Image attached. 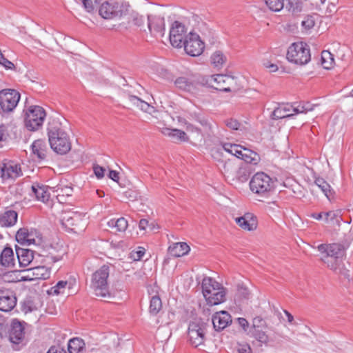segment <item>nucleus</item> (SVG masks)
<instances>
[{
	"label": "nucleus",
	"instance_id": "f257e3e1",
	"mask_svg": "<svg viewBox=\"0 0 353 353\" xmlns=\"http://www.w3.org/2000/svg\"><path fill=\"white\" fill-rule=\"evenodd\" d=\"M202 292L208 305H219L225 300V288L212 278L203 279Z\"/></svg>",
	"mask_w": 353,
	"mask_h": 353
},
{
	"label": "nucleus",
	"instance_id": "f03ea898",
	"mask_svg": "<svg viewBox=\"0 0 353 353\" xmlns=\"http://www.w3.org/2000/svg\"><path fill=\"white\" fill-rule=\"evenodd\" d=\"M4 276H9L11 281L45 280L50 277V270L47 266H34L27 270L10 271Z\"/></svg>",
	"mask_w": 353,
	"mask_h": 353
},
{
	"label": "nucleus",
	"instance_id": "7ed1b4c3",
	"mask_svg": "<svg viewBox=\"0 0 353 353\" xmlns=\"http://www.w3.org/2000/svg\"><path fill=\"white\" fill-rule=\"evenodd\" d=\"M109 273V266H101L92 274L91 288L96 296L102 299H110L111 297L108 284Z\"/></svg>",
	"mask_w": 353,
	"mask_h": 353
},
{
	"label": "nucleus",
	"instance_id": "20e7f679",
	"mask_svg": "<svg viewBox=\"0 0 353 353\" xmlns=\"http://www.w3.org/2000/svg\"><path fill=\"white\" fill-rule=\"evenodd\" d=\"M275 181L265 172H257L250 181V190L262 197H268L275 188Z\"/></svg>",
	"mask_w": 353,
	"mask_h": 353
},
{
	"label": "nucleus",
	"instance_id": "39448f33",
	"mask_svg": "<svg viewBox=\"0 0 353 353\" xmlns=\"http://www.w3.org/2000/svg\"><path fill=\"white\" fill-rule=\"evenodd\" d=\"M48 131L49 143L54 152L64 154L70 150L71 143L63 130L54 126L48 128Z\"/></svg>",
	"mask_w": 353,
	"mask_h": 353
},
{
	"label": "nucleus",
	"instance_id": "423d86ee",
	"mask_svg": "<svg viewBox=\"0 0 353 353\" xmlns=\"http://www.w3.org/2000/svg\"><path fill=\"white\" fill-rule=\"evenodd\" d=\"M287 59L289 61L300 65L307 63L311 59L307 44L303 42L292 43L288 50Z\"/></svg>",
	"mask_w": 353,
	"mask_h": 353
},
{
	"label": "nucleus",
	"instance_id": "0eeeda50",
	"mask_svg": "<svg viewBox=\"0 0 353 353\" xmlns=\"http://www.w3.org/2000/svg\"><path fill=\"white\" fill-rule=\"evenodd\" d=\"M46 117V111L42 107L31 105L26 111L25 125L30 131L37 130L42 126Z\"/></svg>",
	"mask_w": 353,
	"mask_h": 353
},
{
	"label": "nucleus",
	"instance_id": "6e6552de",
	"mask_svg": "<svg viewBox=\"0 0 353 353\" xmlns=\"http://www.w3.org/2000/svg\"><path fill=\"white\" fill-rule=\"evenodd\" d=\"M61 221L63 227L74 233L83 232L86 226V221L83 216L74 211L63 212Z\"/></svg>",
	"mask_w": 353,
	"mask_h": 353
},
{
	"label": "nucleus",
	"instance_id": "1a4fd4ad",
	"mask_svg": "<svg viewBox=\"0 0 353 353\" xmlns=\"http://www.w3.org/2000/svg\"><path fill=\"white\" fill-rule=\"evenodd\" d=\"M206 326L200 321L190 322L188 326V335L190 343L197 347L204 345L205 341Z\"/></svg>",
	"mask_w": 353,
	"mask_h": 353
},
{
	"label": "nucleus",
	"instance_id": "9d476101",
	"mask_svg": "<svg viewBox=\"0 0 353 353\" xmlns=\"http://www.w3.org/2000/svg\"><path fill=\"white\" fill-rule=\"evenodd\" d=\"M20 100V94L13 89H4L0 91V108L3 112H12Z\"/></svg>",
	"mask_w": 353,
	"mask_h": 353
},
{
	"label": "nucleus",
	"instance_id": "9b49d317",
	"mask_svg": "<svg viewBox=\"0 0 353 353\" xmlns=\"http://www.w3.org/2000/svg\"><path fill=\"white\" fill-rule=\"evenodd\" d=\"M16 240L23 245H40L42 243L41 233L36 229L20 228L16 234Z\"/></svg>",
	"mask_w": 353,
	"mask_h": 353
},
{
	"label": "nucleus",
	"instance_id": "f8f14e48",
	"mask_svg": "<svg viewBox=\"0 0 353 353\" xmlns=\"http://www.w3.org/2000/svg\"><path fill=\"white\" fill-rule=\"evenodd\" d=\"M183 46L185 52L192 57L199 56L205 48L199 35L192 32H190L186 36Z\"/></svg>",
	"mask_w": 353,
	"mask_h": 353
},
{
	"label": "nucleus",
	"instance_id": "ddd939ff",
	"mask_svg": "<svg viewBox=\"0 0 353 353\" xmlns=\"http://www.w3.org/2000/svg\"><path fill=\"white\" fill-rule=\"evenodd\" d=\"M25 338L24 325L19 321L14 319L12 321L8 334V339L13 345L14 350H19Z\"/></svg>",
	"mask_w": 353,
	"mask_h": 353
},
{
	"label": "nucleus",
	"instance_id": "4468645a",
	"mask_svg": "<svg viewBox=\"0 0 353 353\" xmlns=\"http://www.w3.org/2000/svg\"><path fill=\"white\" fill-rule=\"evenodd\" d=\"M187 29L183 24L176 21L170 30V41L174 48H181L185 40Z\"/></svg>",
	"mask_w": 353,
	"mask_h": 353
},
{
	"label": "nucleus",
	"instance_id": "2eb2a0df",
	"mask_svg": "<svg viewBox=\"0 0 353 353\" xmlns=\"http://www.w3.org/2000/svg\"><path fill=\"white\" fill-rule=\"evenodd\" d=\"M318 250L321 254V259L325 261L327 258L340 259L344 256L345 250L343 245L337 243L321 244L318 246Z\"/></svg>",
	"mask_w": 353,
	"mask_h": 353
},
{
	"label": "nucleus",
	"instance_id": "dca6fc26",
	"mask_svg": "<svg viewBox=\"0 0 353 353\" xmlns=\"http://www.w3.org/2000/svg\"><path fill=\"white\" fill-rule=\"evenodd\" d=\"M122 6L117 2L105 1L101 6L99 13L105 19H112L123 15Z\"/></svg>",
	"mask_w": 353,
	"mask_h": 353
},
{
	"label": "nucleus",
	"instance_id": "f3484780",
	"mask_svg": "<svg viewBox=\"0 0 353 353\" xmlns=\"http://www.w3.org/2000/svg\"><path fill=\"white\" fill-rule=\"evenodd\" d=\"M148 28L154 37H163L165 32L164 17L160 14L148 15Z\"/></svg>",
	"mask_w": 353,
	"mask_h": 353
},
{
	"label": "nucleus",
	"instance_id": "a211bd4d",
	"mask_svg": "<svg viewBox=\"0 0 353 353\" xmlns=\"http://www.w3.org/2000/svg\"><path fill=\"white\" fill-rule=\"evenodd\" d=\"M174 85L181 90L196 94L202 84L193 78L181 77L174 81Z\"/></svg>",
	"mask_w": 353,
	"mask_h": 353
},
{
	"label": "nucleus",
	"instance_id": "6ab92c4d",
	"mask_svg": "<svg viewBox=\"0 0 353 353\" xmlns=\"http://www.w3.org/2000/svg\"><path fill=\"white\" fill-rule=\"evenodd\" d=\"M17 304L15 294L8 289H0V310L11 311Z\"/></svg>",
	"mask_w": 353,
	"mask_h": 353
},
{
	"label": "nucleus",
	"instance_id": "aec40b11",
	"mask_svg": "<svg viewBox=\"0 0 353 353\" xmlns=\"http://www.w3.org/2000/svg\"><path fill=\"white\" fill-rule=\"evenodd\" d=\"M22 174L21 167L13 162L3 163L0 168V177L4 181L15 179Z\"/></svg>",
	"mask_w": 353,
	"mask_h": 353
},
{
	"label": "nucleus",
	"instance_id": "412c9836",
	"mask_svg": "<svg viewBox=\"0 0 353 353\" xmlns=\"http://www.w3.org/2000/svg\"><path fill=\"white\" fill-rule=\"evenodd\" d=\"M233 81V79L229 76L223 74H216L210 77V83L212 88L216 90L230 92L229 85Z\"/></svg>",
	"mask_w": 353,
	"mask_h": 353
},
{
	"label": "nucleus",
	"instance_id": "4be33fe9",
	"mask_svg": "<svg viewBox=\"0 0 353 353\" xmlns=\"http://www.w3.org/2000/svg\"><path fill=\"white\" fill-rule=\"evenodd\" d=\"M236 223L244 230L254 231L257 228L258 221L252 213H245L243 216L235 219Z\"/></svg>",
	"mask_w": 353,
	"mask_h": 353
},
{
	"label": "nucleus",
	"instance_id": "5701e85b",
	"mask_svg": "<svg viewBox=\"0 0 353 353\" xmlns=\"http://www.w3.org/2000/svg\"><path fill=\"white\" fill-rule=\"evenodd\" d=\"M212 323L216 331H221L232 323V317L226 311L216 312L212 316Z\"/></svg>",
	"mask_w": 353,
	"mask_h": 353
},
{
	"label": "nucleus",
	"instance_id": "b1692460",
	"mask_svg": "<svg viewBox=\"0 0 353 353\" xmlns=\"http://www.w3.org/2000/svg\"><path fill=\"white\" fill-rule=\"evenodd\" d=\"M190 250V246L185 242L173 243L168 248V253L174 257L183 256L187 254Z\"/></svg>",
	"mask_w": 353,
	"mask_h": 353
},
{
	"label": "nucleus",
	"instance_id": "393cba45",
	"mask_svg": "<svg viewBox=\"0 0 353 353\" xmlns=\"http://www.w3.org/2000/svg\"><path fill=\"white\" fill-rule=\"evenodd\" d=\"M16 252L19 265H30L35 259L34 252L30 249L17 248Z\"/></svg>",
	"mask_w": 353,
	"mask_h": 353
},
{
	"label": "nucleus",
	"instance_id": "a878e982",
	"mask_svg": "<svg viewBox=\"0 0 353 353\" xmlns=\"http://www.w3.org/2000/svg\"><path fill=\"white\" fill-rule=\"evenodd\" d=\"M128 99L134 105L139 108L142 111L150 114L155 112V108L154 106L151 105L148 102L143 101L140 98L134 95H129Z\"/></svg>",
	"mask_w": 353,
	"mask_h": 353
},
{
	"label": "nucleus",
	"instance_id": "bb28decb",
	"mask_svg": "<svg viewBox=\"0 0 353 353\" xmlns=\"http://www.w3.org/2000/svg\"><path fill=\"white\" fill-rule=\"evenodd\" d=\"M32 154L39 160H43L46 158L47 146L44 141L38 139L33 142L32 144Z\"/></svg>",
	"mask_w": 353,
	"mask_h": 353
},
{
	"label": "nucleus",
	"instance_id": "cd10ccee",
	"mask_svg": "<svg viewBox=\"0 0 353 353\" xmlns=\"http://www.w3.org/2000/svg\"><path fill=\"white\" fill-rule=\"evenodd\" d=\"M17 221V213L14 210H8L0 214V225L9 227L15 224Z\"/></svg>",
	"mask_w": 353,
	"mask_h": 353
},
{
	"label": "nucleus",
	"instance_id": "c85d7f7f",
	"mask_svg": "<svg viewBox=\"0 0 353 353\" xmlns=\"http://www.w3.org/2000/svg\"><path fill=\"white\" fill-rule=\"evenodd\" d=\"M251 174V168L249 165L245 164L239 167L236 171L234 181L239 183H245Z\"/></svg>",
	"mask_w": 353,
	"mask_h": 353
},
{
	"label": "nucleus",
	"instance_id": "c756f323",
	"mask_svg": "<svg viewBox=\"0 0 353 353\" xmlns=\"http://www.w3.org/2000/svg\"><path fill=\"white\" fill-rule=\"evenodd\" d=\"M57 193V199L59 203H66L68 198L72 196L73 189L68 185H59L55 190Z\"/></svg>",
	"mask_w": 353,
	"mask_h": 353
},
{
	"label": "nucleus",
	"instance_id": "7c9ffc66",
	"mask_svg": "<svg viewBox=\"0 0 353 353\" xmlns=\"http://www.w3.org/2000/svg\"><path fill=\"white\" fill-rule=\"evenodd\" d=\"M85 349L84 341L79 338H74L69 341L68 350L69 353H83Z\"/></svg>",
	"mask_w": 353,
	"mask_h": 353
},
{
	"label": "nucleus",
	"instance_id": "2f4dec72",
	"mask_svg": "<svg viewBox=\"0 0 353 353\" xmlns=\"http://www.w3.org/2000/svg\"><path fill=\"white\" fill-rule=\"evenodd\" d=\"M0 265H14V255L11 248L6 247L1 252Z\"/></svg>",
	"mask_w": 353,
	"mask_h": 353
},
{
	"label": "nucleus",
	"instance_id": "473e14b6",
	"mask_svg": "<svg viewBox=\"0 0 353 353\" xmlns=\"http://www.w3.org/2000/svg\"><path fill=\"white\" fill-rule=\"evenodd\" d=\"M32 190L37 200L44 203L49 200L50 193L46 187L40 186L39 185H32Z\"/></svg>",
	"mask_w": 353,
	"mask_h": 353
},
{
	"label": "nucleus",
	"instance_id": "72a5a7b5",
	"mask_svg": "<svg viewBox=\"0 0 353 353\" xmlns=\"http://www.w3.org/2000/svg\"><path fill=\"white\" fill-rule=\"evenodd\" d=\"M163 133L170 137L172 138L174 141H188V137L184 131L179 129H169L167 128Z\"/></svg>",
	"mask_w": 353,
	"mask_h": 353
},
{
	"label": "nucleus",
	"instance_id": "f704fd0d",
	"mask_svg": "<svg viewBox=\"0 0 353 353\" xmlns=\"http://www.w3.org/2000/svg\"><path fill=\"white\" fill-rule=\"evenodd\" d=\"M210 60L214 68H221L226 61V57L221 51L218 50L212 54Z\"/></svg>",
	"mask_w": 353,
	"mask_h": 353
},
{
	"label": "nucleus",
	"instance_id": "c9c22d12",
	"mask_svg": "<svg viewBox=\"0 0 353 353\" xmlns=\"http://www.w3.org/2000/svg\"><path fill=\"white\" fill-rule=\"evenodd\" d=\"M314 183L321 190L325 196L330 200L333 192L329 183L323 178H316Z\"/></svg>",
	"mask_w": 353,
	"mask_h": 353
},
{
	"label": "nucleus",
	"instance_id": "e433bc0d",
	"mask_svg": "<svg viewBox=\"0 0 353 353\" xmlns=\"http://www.w3.org/2000/svg\"><path fill=\"white\" fill-rule=\"evenodd\" d=\"M260 159L259 155L250 149L244 151V155L243 157H242V160H243L247 165L249 163L252 165H257L260 161Z\"/></svg>",
	"mask_w": 353,
	"mask_h": 353
},
{
	"label": "nucleus",
	"instance_id": "4c0bfd02",
	"mask_svg": "<svg viewBox=\"0 0 353 353\" xmlns=\"http://www.w3.org/2000/svg\"><path fill=\"white\" fill-rule=\"evenodd\" d=\"M108 225L110 228H115L118 232H124L128 228V221L123 218H119L117 220L111 219L108 222Z\"/></svg>",
	"mask_w": 353,
	"mask_h": 353
},
{
	"label": "nucleus",
	"instance_id": "58836bf2",
	"mask_svg": "<svg viewBox=\"0 0 353 353\" xmlns=\"http://www.w3.org/2000/svg\"><path fill=\"white\" fill-rule=\"evenodd\" d=\"M286 8L293 15H297L303 9V3L300 0H286Z\"/></svg>",
	"mask_w": 353,
	"mask_h": 353
},
{
	"label": "nucleus",
	"instance_id": "ea45409f",
	"mask_svg": "<svg viewBox=\"0 0 353 353\" xmlns=\"http://www.w3.org/2000/svg\"><path fill=\"white\" fill-rule=\"evenodd\" d=\"M321 64L325 69H331L334 64V55L329 51L323 50L321 52Z\"/></svg>",
	"mask_w": 353,
	"mask_h": 353
},
{
	"label": "nucleus",
	"instance_id": "a19ab883",
	"mask_svg": "<svg viewBox=\"0 0 353 353\" xmlns=\"http://www.w3.org/2000/svg\"><path fill=\"white\" fill-rule=\"evenodd\" d=\"M290 108L287 107H279L276 108L272 114V117L274 119H279L286 117H290L293 115V114H290Z\"/></svg>",
	"mask_w": 353,
	"mask_h": 353
},
{
	"label": "nucleus",
	"instance_id": "79ce46f5",
	"mask_svg": "<svg viewBox=\"0 0 353 353\" xmlns=\"http://www.w3.org/2000/svg\"><path fill=\"white\" fill-rule=\"evenodd\" d=\"M249 333L252 337L261 343H266L268 341V336L264 331V328H250Z\"/></svg>",
	"mask_w": 353,
	"mask_h": 353
},
{
	"label": "nucleus",
	"instance_id": "37998d69",
	"mask_svg": "<svg viewBox=\"0 0 353 353\" xmlns=\"http://www.w3.org/2000/svg\"><path fill=\"white\" fill-rule=\"evenodd\" d=\"M224 123L231 130H239L242 132L246 131L245 127L236 119H228L224 121Z\"/></svg>",
	"mask_w": 353,
	"mask_h": 353
},
{
	"label": "nucleus",
	"instance_id": "c03bdc74",
	"mask_svg": "<svg viewBox=\"0 0 353 353\" xmlns=\"http://www.w3.org/2000/svg\"><path fill=\"white\" fill-rule=\"evenodd\" d=\"M162 303L161 300L158 296H154L150 300V312L154 315H156L161 309Z\"/></svg>",
	"mask_w": 353,
	"mask_h": 353
},
{
	"label": "nucleus",
	"instance_id": "a18cd8bd",
	"mask_svg": "<svg viewBox=\"0 0 353 353\" xmlns=\"http://www.w3.org/2000/svg\"><path fill=\"white\" fill-rule=\"evenodd\" d=\"M331 270L338 274L340 279L350 281L351 274L350 270H347L345 266H331Z\"/></svg>",
	"mask_w": 353,
	"mask_h": 353
},
{
	"label": "nucleus",
	"instance_id": "49530a36",
	"mask_svg": "<svg viewBox=\"0 0 353 353\" xmlns=\"http://www.w3.org/2000/svg\"><path fill=\"white\" fill-rule=\"evenodd\" d=\"M67 285V281H60L57 283L56 285L48 290V293L50 295H59L60 294H63Z\"/></svg>",
	"mask_w": 353,
	"mask_h": 353
},
{
	"label": "nucleus",
	"instance_id": "de8ad7c7",
	"mask_svg": "<svg viewBox=\"0 0 353 353\" xmlns=\"http://www.w3.org/2000/svg\"><path fill=\"white\" fill-rule=\"evenodd\" d=\"M196 121L199 123L203 127L204 133L208 136H210L211 133H212V125L210 122V121L206 119L205 117H197Z\"/></svg>",
	"mask_w": 353,
	"mask_h": 353
},
{
	"label": "nucleus",
	"instance_id": "09e8293b",
	"mask_svg": "<svg viewBox=\"0 0 353 353\" xmlns=\"http://www.w3.org/2000/svg\"><path fill=\"white\" fill-rule=\"evenodd\" d=\"M270 10L279 12L284 7L285 0H264Z\"/></svg>",
	"mask_w": 353,
	"mask_h": 353
},
{
	"label": "nucleus",
	"instance_id": "8fccbe9b",
	"mask_svg": "<svg viewBox=\"0 0 353 353\" xmlns=\"http://www.w3.org/2000/svg\"><path fill=\"white\" fill-rule=\"evenodd\" d=\"M145 255V249L143 247H138L137 250H133L130 254V259L133 261H139Z\"/></svg>",
	"mask_w": 353,
	"mask_h": 353
},
{
	"label": "nucleus",
	"instance_id": "3c124183",
	"mask_svg": "<svg viewBox=\"0 0 353 353\" xmlns=\"http://www.w3.org/2000/svg\"><path fill=\"white\" fill-rule=\"evenodd\" d=\"M85 10L89 12L92 13L96 6L99 3L101 0H81Z\"/></svg>",
	"mask_w": 353,
	"mask_h": 353
},
{
	"label": "nucleus",
	"instance_id": "603ef678",
	"mask_svg": "<svg viewBox=\"0 0 353 353\" xmlns=\"http://www.w3.org/2000/svg\"><path fill=\"white\" fill-rule=\"evenodd\" d=\"M222 146L225 151L233 156H235L236 153H238L239 148L241 149V145L230 143H224Z\"/></svg>",
	"mask_w": 353,
	"mask_h": 353
},
{
	"label": "nucleus",
	"instance_id": "864d4df0",
	"mask_svg": "<svg viewBox=\"0 0 353 353\" xmlns=\"http://www.w3.org/2000/svg\"><path fill=\"white\" fill-rule=\"evenodd\" d=\"M315 25V19L313 15H307L301 21V26L305 30H310Z\"/></svg>",
	"mask_w": 353,
	"mask_h": 353
},
{
	"label": "nucleus",
	"instance_id": "5fc2aeb1",
	"mask_svg": "<svg viewBox=\"0 0 353 353\" xmlns=\"http://www.w3.org/2000/svg\"><path fill=\"white\" fill-rule=\"evenodd\" d=\"M132 22L138 27H144L145 18L139 13L133 12L131 14Z\"/></svg>",
	"mask_w": 353,
	"mask_h": 353
},
{
	"label": "nucleus",
	"instance_id": "6e6d98bb",
	"mask_svg": "<svg viewBox=\"0 0 353 353\" xmlns=\"http://www.w3.org/2000/svg\"><path fill=\"white\" fill-rule=\"evenodd\" d=\"M262 64L263 67L268 69L270 72H276L279 69L276 64L272 63V61L268 59H263Z\"/></svg>",
	"mask_w": 353,
	"mask_h": 353
},
{
	"label": "nucleus",
	"instance_id": "4d7b16f0",
	"mask_svg": "<svg viewBox=\"0 0 353 353\" xmlns=\"http://www.w3.org/2000/svg\"><path fill=\"white\" fill-rule=\"evenodd\" d=\"M9 136L8 127L0 123V141H5Z\"/></svg>",
	"mask_w": 353,
	"mask_h": 353
},
{
	"label": "nucleus",
	"instance_id": "13d9d810",
	"mask_svg": "<svg viewBox=\"0 0 353 353\" xmlns=\"http://www.w3.org/2000/svg\"><path fill=\"white\" fill-rule=\"evenodd\" d=\"M147 227H148L150 230H152L154 228V225L153 223L150 224L149 221L145 219H141L139 223V229L142 230H145Z\"/></svg>",
	"mask_w": 353,
	"mask_h": 353
},
{
	"label": "nucleus",
	"instance_id": "bf43d9fd",
	"mask_svg": "<svg viewBox=\"0 0 353 353\" xmlns=\"http://www.w3.org/2000/svg\"><path fill=\"white\" fill-rule=\"evenodd\" d=\"M293 112V115L294 114H299V113H305L308 111H312L313 110L312 108H305V105H298L297 107H292L291 106Z\"/></svg>",
	"mask_w": 353,
	"mask_h": 353
},
{
	"label": "nucleus",
	"instance_id": "052dcab7",
	"mask_svg": "<svg viewBox=\"0 0 353 353\" xmlns=\"http://www.w3.org/2000/svg\"><path fill=\"white\" fill-rule=\"evenodd\" d=\"M265 322L261 317H256L253 319V323L251 328H265Z\"/></svg>",
	"mask_w": 353,
	"mask_h": 353
},
{
	"label": "nucleus",
	"instance_id": "680f3d73",
	"mask_svg": "<svg viewBox=\"0 0 353 353\" xmlns=\"http://www.w3.org/2000/svg\"><path fill=\"white\" fill-rule=\"evenodd\" d=\"M93 170L94 174L98 179H101L104 176L105 169L99 165H94Z\"/></svg>",
	"mask_w": 353,
	"mask_h": 353
},
{
	"label": "nucleus",
	"instance_id": "e2e57ef3",
	"mask_svg": "<svg viewBox=\"0 0 353 353\" xmlns=\"http://www.w3.org/2000/svg\"><path fill=\"white\" fill-rule=\"evenodd\" d=\"M338 214L336 212L334 211H329L324 213V221L325 223H330L333 221L336 217Z\"/></svg>",
	"mask_w": 353,
	"mask_h": 353
},
{
	"label": "nucleus",
	"instance_id": "0e129e2a",
	"mask_svg": "<svg viewBox=\"0 0 353 353\" xmlns=\"http://www.w3.org/2000/svg\"><path fill=\"white\" fill-rule=\"evenodd\" d=\"M123 196L126 200L134 201L137 198V193L132 190H128L123 192Z\"/></svg>",
	"mask_w": 353,
	"mask_h": 353
},
{
	"label": "nucleus",
	"instance_id": "69168bd1",
	"mask_svg": "<svg viewBox=\"0 0 353 353\" xmlns=\"http://www.w3.org/2000/svg\"><path fill=\"white\" fill-rule=\"evenodd\" d=\"M186 129L189 132L196 133L198 137H199L200 140L202 139L203 134H202L201 130L199 128L194 126L193 125H192L190 123H188V124H187Z\"/></svg>",
	"mask_w": 353,
	"mask_h": 353
},
{
	"label": "nucleus",
	"instance_id": "338daca9",
	"mask_svg": "<svg viewBox=\"0 0 353 353\" xmlns=\"http://www.w3.org/2000/svg\"><path fill=\"white\" fill-rule=\"evenodd\" d=\"M238 294L243 299H248L250 292L248 289L244 286L238 287Z\"/></svg>",
	"mask_w": 353,
	"mask_h": 353
},
{
	"label": "nucleus",
	"instance_id": "774afa93",
	"mask_svg": "<svg viewBox=\"0 0 353 353\" xmlns=\"http://www.w3.org/2000/svg\"><path fill=\"white\" fill-rule=\"evenodd\" d=\"M238 353H252L250 346L248 344L240 345L237 349Z\"/></svg>",
	"mask_w": 353,
	"mask_h": 353
}]
</instances>
